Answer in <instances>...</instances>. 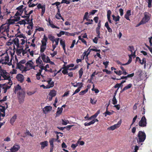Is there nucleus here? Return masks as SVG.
<instances>
[{
  "label": "nucleus",
  "instance_id": "f257e3e1",
  "mask_svg": "<svg viewBox=\"0 0 152 152\" xmlns=\"http://www.w3.org/2000/svg\"><path fill=\"white\" fill-rule=\"evenodd\" d=\"M14 44V48H15V47L16 48H21L23 47L24 45H28L27 44L30 43V42H27V39L26 36L16 37L13 40Z\"/></svg>",
  "mask_w": 152,
  "mask_h": 152
},
{
  "label": "nucleus",
  "instance_id": "f03ea898",
  "mask_svg": "<svg viewBox=\"0 0 152 152\" xmlns=\"http://www.w3.org/2000/svg\"><path fill=\"white\" fill-rule=\"evenodd\" d=\"M15 92L18 95V97L20 102H22L24 100L25 93L21 86L18 84L14 87Z\"/></svg>",
  "mask_w": 152,
  "mask_h": 152
},
{
  "label": "nucleus",
  "instance_id": "7ed1b4c3",
  "mask_svg": "<svg viewBox=\"0 0 152 152\" xmlns=\"http://www.w3.org/2000/svg\"><path fill=\"white\" fill-rule=\"evenodd\" d=\"M49 39L51 41L53 49L52 51H54L55 48L58 45L60 39L58 38H55L52 34H49L48 35Z\"/></svg>",
  "mask_w": 152,
  "mask_h": 152
},
{
  "label": "nucleus",
  "instance_id": "20e7f679",
  "mask_svg": "<svg viewBox=\"0 0 152 152\" xmlns=\"http://www.w3.org/2000/svg\"><path fill=\"white\" fill-rule=\"evenodd\" d=\"M47 40V37L45 35H44L43 38L41 40V44L40 46V51L41 53H43V52L46 48Z\"/></svg>",
  "mask_w": 152,
  "mask_h": 152
},
{
  "label": "nucleus",
  "instance_id": "39448f33",
  "mask_svg": "<svg viewBox=\"0 0 152 152\" xmlns=\"http://www.w3.org/2000/svg\"><path fill=\"white\" fill-rule=\"evenodd\" d=\"M36 68L37 67H38L40 69L38 70L40 72H42L43 70V69L44 68V64H43L42 60L41 59L40 56H39L36 60Z\"/></svg>",
  "mask_w": 152,
  "mask_h": 152
},
{
  "label": "nucleus",
  "instance_id": "423d86ee",
  "mask_svg": "<svg viewBox=\"0 0 152 152\" xmlns=\"http://www.w3.org/2000/svg\"><path fill=\"white\" fill-rule=\"evenodd\" d=\"M17 48L16 52L18 54H20L22 53L23 55H24V54L27 53L28 51H30V49L29 48V45H26V47L24 49L23 48V47Z\"/></svg>",
  "mask_w": 152,
  "mask_h": 152
},
{
  "label": "nucleus",
  "instance_id": "0eeeda50",
  "mask_svg": "<svg viewBox=\"0 0 152 152\" xmlns=\"http://www.w3.org/2000/svg\"><path fill=\"white\" fill-rule=\"evenodd\" d=\"M151 15L147 12H145L144 14V16L142 20L139 23L137 26H139L140 25L144 24L147 22L150 18Z\"/></svg>",
  "mask_w": 152,
  "mask_h": 152
},
{
  "label": "nucleus",
  "instance_id": "6e6552de",
  "mask_svg": "<svg viewBox=\"0 0 152 152\" xmlns=\"http://www.w3.org/2000/svg\"><path fill=\"white\" fill-rule=\"evenodd\" d=\"M26 71L31 69H33L34 70H37L36 66L34 65V62L32 60L28 61L25 64Z\"/></svg>",
  "mask_w": 152,
  "mask_h": 152
},
{
  "label": "nucleus",
  "instance_id": "1a4fd4ad",
  "mask_svg": "<svg viewBox=\"0 0 152 152\" xmlns=\"http://www.w3.org/2000/svg\"><path fill=\"white\" fill-rule=\"evenodd\" d=\"M146 135L145 133L141 131L139 132L138 134L137 142L140 143L143 142L145 139Z\"/></svg>",
  "mask_w": 152,
  "mask_h": 152
},
{
  "label": "nucleus",
  "instance_id": "9d476101",
  "mask_svg": "<svg viewBox=\"0 0 152 152\" xmlns=\"http://www.w3.org/2000/svg\"><path fill=\"white\" fill-rule=\"evenodd\" d=\"M9 24L6 22L4 24L2 25L0 27V30L2 32H4L6 35H8V32L9 31Z\"/></svg>",
  "mask_w": 152,
  "mask_h": 152
},
{
  "label": "nucleus",
  "instance_id": "9b49d317",
  "mask_svg": "<svg viewBox=\"0 0 152 152\" xmlns=\"http://www.w3.org/2000/svg\"><path fill=\"white\" fill-rule=\"evenodd\" d=\"M9 61V57L7 53H4L1 55L0 63L2 64H7Z\"/></svg>",
  "mask_w": 152,
  "mask_h": 152
},
{
  "label": "nucleus",
  "instance_id": "f8f14e48",
  "mask_svg": "<svg viewBox=\"0 0 152 152\" xmlns=\"http://www.w3.org/2000/svg\"><path fill=\"white\" fill-rule=\"evenodd\" d=\"M0 72L1 75L4 80H8V82H9V80H11L9 74L5 70L1 69L0 70Z\"/></svg>",
  "mask_w": 152,
  "mask_h": 152
},
{
  "label": "nucleus",
  "instance_id": "ddd939ff",
  "mask_svg": "<svg viewBox=\"0 0 152 152\" xmlns=\"http://www.w3.org/2000/svg\"><path fill=\"white\" fill-rule=\"evenodd\" d=\"M12 84V81L11 80H9V82H7L4 84V86L2 89L4 93H5L7 92V90L8 89H9L10 88Z\"/></svg>",
  "mask_w": 152,
  "mask_h": 152
},
{
  "label": "nucleus",
  "instance_id": "4468645a",
  "mask_svg": "<svg viewBox=\"0 0 152 152\" xmlns=\"http://www.w3.org/2000/svg\"><path fill=\"white\" fill-rule=\"evenodd\" d=\"M54 66H50L48 64H47L44 66L43 70H44L45 72L53 73V72Z\"/></svg>",
  "mask_w": 152,
  "mask_h": 152
},
{
  "label": "nucleus",
  "instance_id": "2eb2a0df",
  "mask_svg": "<svg viewBox=\"0 0 152 152\" xmlns=\"http://www.w3.org/2000/svg\"><path fill=\"white\" fill-rule=\"evenodd\" d=\"M56 94V91L54 90H51L50 91L47 99L49 101H51L53 97L55 96Z\"/></svg>",
  "mask_w": 152,
  "mask_h": 152
},
{
  "label": "nucleus",
  "instance_id": "dca6fc26",
  "mask_svg": "<svg viewBox=\"0 0 152 152\" xmlns=\"http://www.w3.org/2000/svg\"><path fill=\"white\" fill-rule=\"evenodd\" d=\"M19 18L18 17H14L8 20L6 23L9 24V26L11 24H13L15 23V22L18 21L19 20Z\"/></svg>",
  "mask_w": 152,
  "mask_h": 152
},
{
  "label": "nucleus",
  "instance_id": "f3484780",
  "mask_svg": "<svg viewBox=\"0 0 152 152\" xmlns=\"http://www.w3.org/2000/svg\"><path fill=\"white\" fill-rule=\"evenodd\" d=\"M146 119L145 116L142 118L140 121L139 122V125L141 127H145L146 126Z\"/></svg>",
  "mask_w": 152,
  "mask_h": 152
},
{
  "label": "nucleus",
  "instance_id": "a211bd4d",
  "mask_svg": "<svg viewBox=\"0 0 152 152\" xmlns=\"http://www.w3.org/2000/svg\"><path fill=\"white\" fill-rule=\"evenodd\" d=\"M40 56L43 62L47 63L48 61H49L50 59L49 58L46 56L44 53H41Z\"/></svg>",
  "mask_w": 152,
  "mask_h": 152
},
{
  "label": "nucleus",
  "instance_id": "6ab92c4d",
  "mask_svg": "<svg viewBox=\"0 0 152 152\" xmlns=\"http://www.w3.org/2000/svg\"><path fill=\"white\" fill-rule=\"evenodd\" d=\"M19 145L18 144H15L10 149V150L11 152H16L20 149Z\"/></svg>",
  "mask_w": 152,
  "mask_h": 152
},
{
  "label": "nucleus",
  "instance_id": "aec40b11",
  "mask_svg": "<svg viewBox=\"0 0 152 152\" xmlns=\"http://www.w3.org/2000/svg\"><path fill=\"white\" fill-rule=\"evenodd\" d=\"M121 123L122 121L121 120H120L118 122L117 124L111 126L109 129L112 130H114V129L119 128L121 126Z\"/></svg>",
  "mask_w": 152,
  "mask_h": 152
},
{
  "label": "nucleus",
  "instance_id": "412c9836",
  "mask_svg": "<svg viewBox=\"0 0 152 152\" xmlns=\"http://www.w3.org/2000/svg\"><path fill=\"white\" fill-rule=\"evenodd\" d=\"M48 84L46 85L47 88H49L51 87H53L54 86V83L51 81V79H49L46 81Z\"/></svg>",
  "mask_w": 152,
  "mask_h": 152
},
{
  "label": "nucleus",
  "instance_id": "4be33fe9",
  "mask_svg": "<svg viewBox=\"0 0 152 152\" xmlns=\"http://www.w3.org/2000/svg\"><path fill=\"white\" fill-rule=\"evenodd\" d=\"M56 140L53 138H51L49 142L50 146V152H52L54 148L53 142Z\"/></svg>",
  "mask_w": 152,
  "mask_h": 152
},
{
  "label": "nucleus",
  "instance_id": "5701e85b",
  "mask_svg": "<svg viewBox=\"0 0 152 152\" xmlns=\"http://www.w3.org/2000/svg\"><path fill=\"white\" fill-rule=\"evenodd\" d=\"M136 61L141 64H144V67H145L146 66V61L145 58H143L142 60H141L139 57H137L136 58Z\"/></svg>",
  "mask_w": 152,
  "mask_h": 152
},
{
  "label": "nucleus",
  "instance_id": "b1692460",
  "mask_svg": "<svg viewBox=\"0 0 152 152\" xmlns=\"http://www.w3.org/2000/svg\"><path fill=\"white\" fill-rule=\"evenodd\" d=\"M16 26L17 27H18L17 30V33L16 34V37H22L23 36H25V35L23 34L20 32V27L18 25H16Z\"/></svg>",
  "mask_w": 152,
  "mask_h": 152
},
{
  "label": "nucleus",
  "instance_id": "393cba45",
  "mask_svg": "<svg viewBox=\"0 0 152 152\" xmlns=\"http://www.w3.org/2000/svg\"><path fill=\"white\" fill-rule=\"evenodd\" d=\"M52 107L50 106H46L43 109V111L45 113H47L52 110Z\"/></svg>",
  "mask_w": 152,
  "mask_h": 152
},
{
  "label": "nucleus",
  "instance_id": "a878e982",
  "mask_svg": "<svg viewBox=\"0 0 152 152\" xmlns=\"http://www.w3.org/2000/svg\"><path fill=\"white\" fill-rule=\"evenodd\" d=\"M129 60L128 62L127 63H125V64H122L119 61H116V62L118 64L120 65H121H121H127L129 64L132 61V58H131L130 56V55H129Z\"/></svg>",
  "mask_w": 152,
  "mask_h": 152
},
{
  "label": "nucleus",
  "instance_id": "bb28decb",
  "mask_svg": "<svg viewBox=\"0 0 152 152\" xmlns=\"http://www.w3.org/2000/svg\"><path fill=\"white\" fill-rule=\"evenodd\" d=\"M18 15L21 16L22 18H25V15H24V10H18L15 14V16L16 17Z\"/></svg>",
  "mask_w": 152,
  "mask_h": 152
},
{
  "label": "nucleus",
  "instance_id": "cd10ccee",
  "mask_svg": "<svg viewBox=\"0 0 152 152\" xmlns=\"http://www.w3.org/2000/svg\"><path fill=\"white\" fill-rule=\"evenodd\" d=\"M16 77L18 80L20 82H22L24 80V77L23 75L21 74L17 75Z\"/></svg>",
  "mask_w": 152,
  "mask_h": 152
},
{
  "label": "nucleus",
  "instance_id": "c85d7f7f",
  "mask_svg": "<svg viewBox=\"0 0 152 152\" xmlns=\"http://www.w3.org/2000/svg\"><path fill=\"white\" fill-rule=\"evenodd\" d=\"M99 121L97 119H94L92 120L89 123H84V125L86 126H89L91 125L94 124L96 122H98Z\"/></svg>",
  "mask_w": 152,
  "mask_h": 152
},
{
  "label": "nucleus",
  "instance_id": "c756f323",
  "mask_svg": "<svg viewBox=\"0 0 152 152\" xmlns=\"http://www.w3.org/2000/svg\"><path fill=\"white\" fill-rule=\"evenodd\" d=\"M86 61L88 64V65H90L91 64H92L93 63L94 60L91 58H85Z\"/></svg>",
  "mask_w": 152,
  "mask_h": 152
},
{
  "label": "nucleus",
  "instance_id": "7c9ffc66",
  "mask_svg": "<svg viewBox=\"0 0 152 152\" xmlns=\"http://www.w3.org/2000/svg\"><path fill=\"white\" fill-rule=\"evenodd\" d=\"M40 144L41 145V148L42 149H43L45 147L48 146V142L47 141H45L40 142Z\"/></svg>",
  "mask_w": 152,
  "mask_h": 152
},
{
  "label": "nucleus",
  "instance_id": "2f4dec72",
  "mask_svg": "<svg viewBox=\"0 0 152 152\" xmlns=\"http://www.w3.org/2000/svg\"><path fill=\"white\" fill-rule=\"evenodd\" d=\"M7 14V10H0V20H1L3 16Z\"/></svg>",
  "mask_w": 152,
  "mask_h": 152
},
{
  "label": "nucleus",
  "instance_id": "473e14b6",
  "mask_svg": "<svg viewBox=\"0 0 152 152\" xmlns=\"http://www.w3.org/2000/svg\"><path fill=\"white\" fill-rule=\"evenodd\" d=\"M29 18H28L26 19L21 20L18 22V23L20 25H25L28 24L29 23Z\"/></svg>",
  "mask_w": 152,
  "mask_h": 152
},
{
  "label": "nucleus",
  "instance_id": "72a5a7b5",
  "mask_svg": "<svg viewBox=\"0 0 152 152\" xmlns=\"http://www.w3.org/2000/svg\"><path fill=\"white\" fill-rule=\"evenodd\" d=\"M48 25L50 26L51 27L53 28H56L58 29L59 28L54 25L53 23V22L49 18L48 19Z\"/></svg>",
  "mask_w": 152,
  "mask_h": 152
},
{
  "label": "nucleus",
  "instance_id": "f704fd0d",
  "mask_svg": "<svg viewBox=\"0 0 152 152\" xmlns=\"http://www.w3.org/2000/svg\"><path fill=\"white\" fill-rule=\"evenodd\" d=\"M129 50L131 52V54L129 55L130 56V57L132 58V57L135 56V50L134 49V48L133 47H129Z\"/></svg>",
  "mask_w": 152,
  "mask_h": 152
},
{
  "label": "nucleus",
  "instance_id": "c9c22d12",
  "mask_svg": "<svg viewBox=\"0 0 152 152\" xmlns=\"http://www.w3.org/2000/svg\"><path fill=\"white\" fill-rule=\"evenodd\" d=\"M112 13V12L110 10H108L107 12V19L108 20V21L110 23H112V21L110 19V16Z\"/></svg>",
  "mask_w": 152,
  "mask_h": 152
},
{
  "label": "nucleus",
  "instance_id": "e433bc0d",
  "mask_svg": "<svg viewBox=\"0 0 152 152\" xmlns=\"http://www.w3.org/2000/svg\"><path fill=\"white\" fill-rule=\"evenodd\" d=\"M17 65L18 68L21 70L26 71V66H24L23 64L18 63L17 64Z\"/></svg>",
  "mask_w": 152,
  "mask_h": 152
},
{
  "label": "nucleus",
  "instance_id": "4c0bfd02",
  "mask_svg": "<svg viewBox=\"0 0 152 152\" xmlns=\"http://www.w3.org/2000/svg\"><path fill=\"white\" fill-rule=\"evenodd\" d=\"M63 110V108L62 107H58L56 112V116H58L60 115L61 114Z\"/></svg>",
  "mask_w": 152,
  "mask_h": 152
},
{
  "label": "nucleus",
  "instance_id": "58836bf2",
  "mask_svg": "<svg viewBox=\"0 0 152 152\" xmlns=\"http://www.w3.org/2000/svg\"><path fill=\"white\" fill-rule=\"evenodd\" d=\"M29 10H24V15H25L26 17H28L30 14H31L33 12L32 10L29 11Z\"/></svg>",
  "mask_w": 152,
  "mask_h": 152
},
{
  "label": "nucleus",
  "instance_id": "ea45409f",
  "mask_svg": "<svg viewBox=\"0 0 152 152\" xmlns=\"http://www.w3.org/2000/svg\"><path fill=\"white\" fill-rule=\"evenodd\" d=\"M60 43L61 45L62 46L63 50H65V41L61 39H60Z\"/></svg>",
  "mask_w": 152,
  "mask_h": 152
},
{
  "label": "nucleus",
  "instance_id": "a19ab883",
  "mask_svg": "<svg viewBox=\"0 0 152 152\" xmlns=\"http://www.w3.org/2000/svg\"><path fill=\"white\" fill-rule=\"evenodd\" d=\"M100 113L99 110H98L94 115H92L90 117H89V119H92L93 120L94 119H96L95 118L97 117L98 114Z\"/></svg>",
  "mask_w": 152,
  "mask_h": 152
},
{
  "label": "nucleus",
  "instance_id": "79ce46f5",
  "mask_svg": "<svg viewBox=\"0 0 152 152\" xmlns=\"http://www.w3.org/2000/svg\"><path fill=\"white\" fill-rule=\"evenodd\" d=\"M71 84L74 87H77L78 86V88H82L83 85V83H77L76 84H74V83H72Z\"/></svg>",
  "mask_w": 152,
  "mask_h": 152
},
{
  "label": "nucleus",
  "instance_id": "37998d69",
  "mask_svg": "<svg viewBox=\"0 0 152 152\" xmlns=\"http://www.w3.org/2000/svg\"><path fill=\"white\" fill-rule=\"evenodd\" d=\"M29 23L27 24H28V25L27 26V28L29 29H31L33 28V23L32 22V19L31 20L29 19Z\"/></svg>",
  "mask_w": 152,
  "mask_h": 152
},
{
  "label": "nucleus",
  "instance_id": "c03bdc74",
  "mask_svg": "<svg viewBox=\"0 0 152 152\" xmlns=\"http://www.w3.org/2000/svg\"><path fill=\"white\" fill-rule=\"evenodd\" d=\"M131 15V13L130 10H128L126 12V14L125 15V18L127 20H130L129 18V16Z\"/></svg>",
  "mask_w": 152,
  "mask_h": 152
},
{
  "label": "nucleus",
  "instance_id": "a18cd8bd",
  "mask_svg": "<svg viewBox=\"0 0 152 152\" xmlns=\"http://www.w3.org/2000/svg\"><path fill=\"white\" fill-rule=\"evenodd\" d=\"M114 112L113 111H111L110 112L109 111L107 110L103 114L105 116H106L107 115H110L113 114Z\"/></svg>",
  "mask_w": 152,
  "mask_h": 152
},
{
  "label": "nucleus",
  "instance_id": "49530a36",
  "mask_svg": "<svg viewBox=\"0 0 152 152\" xmlns=\"http://www.w3.org/2000/svg\"><path fill=\"white\" fill-rule=\"evenodd\" d=\"M112 16L113 17V20L116 22L118 21L119 20L120 17L119 16H115L114 14H112Z\"/></svg>",
  "mask_w": 152,
  "mask_h": 152
},
{
  "label": "nucleus",
  "instance_id": "de8ad7c7",
  "mask_svg": "<svg viewBox=\"0 0 152 152\" xmlns=\"http://www.w3.org/2000/svg\"><path fill=\"white\" fill-rule=\"evenodd\" d=\"M17 118V116L16 115H14L11 118L10 120V122L11 124H13L14 122L15 121Z\"/></svg>",
  "mask_w": 152,
  "mask_h": 152
},
{
  "label": "nucleus",
  "instance_id": "09e8293b",
  "mask_svg": "<svg viewBox=\"0 0 152 152\" xmlns=\"http://www.w3.org/2000/svg\"><path fill=\"white\" fill-rule=\"evenodd\" d=\"M97 100L94 98H90V102L93 105H95L96 104L97 102Z\"/></svg>",
  "mask_w": 152,
  "mask_h": 152
},
{
  "label": "nucleus",
  "instance_id": "8fccbe9b",
  "mask_svg": "<svg viewBox=\"0 0 152 152\" xmlns=\"http://www.w3.org/2000/svg\"><path fill=\"white\" fill-rule=\"evenodd\" d=\"M91 52V51L90 49V48H89L86 51H85L83 53V54L84 55V56H86V58L88 57V56L89 54Z\"/></svg>",
  "mask_w": 152,
  "mask_h": 152
},
{
  "label": "nucleus",
  "instance_id": "3c124183",
  "mask_svg": "<svg viewBox=\"0 0 152 152\" xmlns=\"http://www.w3.org/2000/svg\"><path fill=\"white\" fill-rule=\"evenodd\" d=\"M90 49L91 51H95V52H98L99 53H100V50H98L96 49V48L95 47H94L93 48H91V47H90L89 48Z\"/></svg>",
  "mask_w": 152,
  "mask_h": 152
},
{
  "label": "nucleus",
  "instance_id": "603ef678",
  "mask_svg": "<svg viewBox=\"0 0 152 152\" xmlns=\"http://www.w3.org/2000/svg\"><path fill=\"white\" fill-rule=\"evenodd\" d=\"M5 115V110L4 109H1L0 110V116L4 117Z\"/></svg>",
  "mask_w": 152,
  "mask_h": 152
},
{
  "label": "nucleus",
  "instance_id": "864d4df0",
  "mask_svg": "<svg viewBox=\"0 0 152 152\" xmlns=\"http://www.w3.org/2000/svg\"><path fill=\"white\" fill-rule=\"evenodd\" d=\"M132 86V84L131 83L125 86L123 89L122 91H125L128 89L130 88Z\"/></svg>",
  "mask_w": 152,
  "mask_h": 152
},
{
  "label": "nucleus",
  "instance_id": "5fc2aeb1",
  "mask_svg": "<svg viewBox=\"0 0 152 152\" xmlns=\"http://www.w3.org/2000/svg\"><path fill=\"white\" fill-rule=\"evenodd\" d=\"M53 71H54L53 73L54 74L52 75V76L55 77L57 73H59L61 71V69L59 70L57 72L56 70L55 69L53 68Z\"/></svg>",
  "mask_w": 152,
  "mask_h": 152
},
{
  "label": "nucleus",
  "instance_id": "6e6d98bb",
  "mask_svg": "<svg viewBox=\"0 0 152 152\" xmlns=\"http://www.w3.org/2000/svg\"><path fill=\"white\" fill-rule=\"evenodd\" d=\"M121 69V71L122 72V74L124 75H126L128 74V73L126 72V70L124 69V68L122 66H120Z\"/></svg>",
  "mask_w": 152,
  "mask_h": 152
},
{
  "label": "nucleus",
  "instance_id": "4d7b16f0",
  "mask_svg": "<svg viewBox=\"0 0 152 152\" xmlns=\"http://www.w3.org/2000/svg\"><path fill=\"white\" fill-rule=\"evenodd\" d=\"M88 91V88H87L84 90L80 92L79 94L80 95H83L86 93Z\"/></svg>",
  "mask_w": 152,
  "mask_h": 152
},
{
  "label": "nucleus",
  "instance_id": "13d9d810",
  "mask_svg": "<svg viewBox=\"0 0 152 152\" xmlns=\"http://www.w3.org/2000/svg\"><path fill=\"white\" fill-rule=\"evenodd\" d=\"M78 39L79 40H81V42L83 43L84 44H85L86 45H87V42L83 38H82V37L80 36H79L78 37Z\"/></svg>",
  "mask_w": 152,
  "mask_h": 152
},
{
  "label": "nucleus",
  "instance_id": "bf43d9fd",
  "mask_svg": "<svg viewBox=\"0 0 152 152\" xmlns=\"http://www.w3.org/2000/svg\"><path fill=\"white\" fill-rule=\"evenodd\" d=\"M69 123L68 121L65 119H62V124L66 125Z\"/></svg>",
  "mask_w": 152,
  "mask_h": 152
},
{
  "label": "nucleus",
  "instance_id": "052dcab7",
  "mask_svg": "<svg viewBox=\"0 0 152 152\" xmlns=\"http://www.w3.org/2000/svg\"><path fill=\"white\" fill-rule=\"evenodd\" d=\"M64 34L67 36H73L75 35V34L73 33H70L67 32L65 31Z\"/></svg>",
  "mask_w": 152,
  "mask_h": 152
},
{
  "label": "nucleus",
  "instance_id": "680f3d73",
  "mask_svg": "<svg viewBox=\"0 0 152 152\" xmlns=\"http://www.w3.org/2000/svg\"><path fill=\"white\" fill-rule=\"evenodd\" d=\"M114 72L117 75L120 76L122 74V72L121 70L114 71Z\"/></svg>",
  "mask_w": 152,
  "mask_h": 152
},
{
  "label": "nucleus",
  "instance_id": "e2e57ef3",
  "mask_svg": "<svg viewBox=\"0 0 152 152\" xmlns=\"http://www.w3.org/2000/svg\"><path fill=\"white\" fill-rule=\"evenodd\" d=\"M5 34L4 32H2V31H1L0 30V38H3L5 39V37H4Z\"/></svg>",
  "mask_w": 152,
  "mask_h": 152
},
{
  "label": "nucleus",
  "instance_id": "0e129e2a",
  "mask_svg": "<svg viewBox=\"0 0 152 152\" xmlns=\"http://www.w3.org/2000/svg\"><path fill=\"white\" fill-rule=\"evenodd\" d=\"M38 9H41L42 10H45V5L42 6L41 4H39L37 6Z\"/></svg>",
  "mask_w": 152,
  "mask_h": 152
},
{
  "label": "nucleus",
  "instance_id": "69168bd1",
  "mask_svg": "<svg viewBox=\"0 0 152 152\" xmlns=\"http://www.w3.org/2000/svg\"><path fill=\"white\" fill-rule=\"evenodd\" d=\"M56 18L58 19H60L61 18V16L59 11H58V12L56 14Z\"/></svg>",
  "mask_w": 152,
  "mask_h": 152
},
{
  "label": "nucleus",
  "instance_id": "338daca9",
  "mask_svg": "<svg viewBox=\"0 0 152 152\" xmlns=\"http://www.w3.org/2000/svg\"><path fill=\"white\" fill-rule=\"evenodd\" d=\"M35 91H28L27 92V95L29 96H31L35 93Z\"/></svg>",
  "mask_w": 152,
  "mask_h": 152
},
{
  "label": "nucleus",
  "instance_id": "774afa93",
  "mask_svg": "<svg viewBox=\"0 0 152 152\" xmlns=\"http://www.w3.org/2000/svg\"><path fill=\"white\" fill-rule=\"evenodd\" d=\"M79 77L80 78L82 77L83 73V69L82 68H81L79 71Z\"/></svg>",
  "mask_w": 152,
  "mask_h": 152
}]
</instances>
